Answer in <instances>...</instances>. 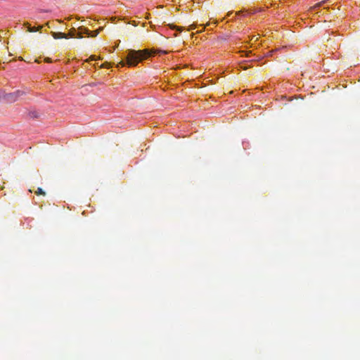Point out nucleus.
<instances>
[{
  "label": "nucleus",
  "mask_w": 360,
  "mask_h": 360,
  "mask_svg": "<svg viewBox=\"0 0 360 360\" xmlns=\"http://www.w3.org/2000/svg\"><path fill=\"white\" fill-rule=\"evenodd\" d=\"M150 55L151 53L148 49L139 51L131 49L128 51L127 61H120L119 65L122 67H124L125 65H127L129 67H134L137 65L141 60L148 58Z\"/></svg>",
  "instance_id": "obj_1"
},
{
  "label": "nucleus",
  "mask_w": 360,
  "mask_h": 360,
  "mask_svg": "<svg viewBox=\"0 0 360 360\" xmlns=\"http://www.w3.org/2000/svg\"><path fill=\"white\" fill-rule=\"evenodd\" d=\"M26 92L22 90H17L14 92L6 94L5 95V98L8 102H15L17 101L20 97L25 95Z\"/></svg>",
  "instance_id": "obj_2"
},
{
  "label": "nucleus",
  "mask_w": 360,
  "mask_h": 360,
  "mask_svg": "<svg viewBox=\"0 0 360 360\" xmlns=\"http://www.w3.org/2000/svg\"><path fill=\"white\" fill-rule=\"evenodd\" d=\"M51 34L55 39H68V35H66L65 33L51 32Z\"/></svg>",
  "instance_id": "obj_3"
},
{
  "label": "nucleus",
  "mask_w": 360,
  "mask_h": 360,
  "mask_svg": "<svg viewBox=\"0 0 360 360\" xmlns=\"http://www.w3.org/2000/svg\"><path fill=\"white\" fill-rule=\"evenodd\" d=\"M24 25L27 26V31L30 32H34L40 30L42 28V26H39L37 27H31L28 22L24 23Z\"/></svg>",
  "instance_id": "obj_4"
},
{
  "label": "nucleus",
  "mask_w": 360,
  "mask_h": 360,
  "mask_svg": "<svg viewBox=\"0 0 360 360\" xmlns=\"http://www.w3.org/2000/svg\"><path fill=\"white\" fill-rule=\"evenodd\" d=\"M103 27H99L98 30L92 32L91 33H90V36L91 37H96L99 33L100 32L103 30Z\"/></svg>",
  "instance_id": "obj_5"
},
{
  "label": "nucleus",
  "mask_w": 360,
  "mask_h": 360,
  "mask_svg": "<svg viewBox=\"0 0 360 360\" xmlns=\"http://www.w3.org/2000/svg\"><path fill=\"white\" fill-rule=\"evenodd\" d=\"M78 30H80L82 34H87L89 37L90 36V32L88 29L80 27Z\"/></svg>",
  "instance_id": "obj_6"
},
{
  "label": "nucleus",
  "mask_w": 360,
  "mask_h": 360,
  "mask_svg": "<svg viewBox=\"0 0 360 360\" xmlns=\"http://www.w3.org/2000/svg\"><path fill=\"white\" fill-rule=\"evenodd\" d=\"M169 27H170L171 29L176 30L179 31V32H181L183 30V27H178V26L174 25H169Z\"/></svg>",
  "instance_id": "obj_7"
},
{
  "label": "nucleus",
  "mask_w": 360,
  "mask_h": 360,
  "mask_svg": "<svg viewBox=\"0 0 360 360\" xmlns=\"http://www.w3.org/2000/svg\"><path fill=\"white\" fill-rule=\"evenodd\" d=\"M76 34V30L75 28H72L70 30V32L68 34H66V35H68V38L73 37Z\"/></svg>",
  "instance_id": "obj_8"
},
{
  "label": "nucleus",
  "mask_w": 360,
  "mask_h": 360,
  "mask_svg": "<svg viewBox=\"0 0 360 360\" xmlns=\"http://www.w3.org/2000/svg\"><path fill=\"white\" fill-rule=\"evenodd\" d=\"M30 116L32 118H37L39 117L38 113L37 112H30Z\"/></svg>",
  "instance_id": "obj_9"
},
{
  "label": "nucleus",
  "mask_w": 360,
  "mask_h": 360,
  "mask_svg": "<svg viewBox=\"0 0 360 360\" xmlns=\"http://www.w3.org/2000/svg\"><path fill=\"white\" fill-rule=\"evenodd\" d=\"M37 195H45V192L43 191V190L41 188H38L37 191H36Z\"/></svg>",
  "instance_id": "obj_10"
},
{
  "label": "nucleus",
  "mask_w": 360,
  "mask_h": 360,
  "mask_svg": "<svg viewBox=\"0 0 360 360\" xmlns=\"http://www.w3.org/2000/svg\"><path fill=\"white\" fill-rule=\"evenodd\" d=\"M77 37L79 38V39H82L83 37H82V33L80 30H79V32L77 33Z\"/></svg>",
  "instance_id": "obj_11"
},
{
  "label": "nucleus",
  "mask_w": 360,
  "mask_h": 360,
  "mask_svg": "<svg viewBox=\"0 0 360 360\" xmlns=\"http://www.w3.org/2000/svg\"><path fill=\"white\" fill-rule=\"evenodd\" d=\"M195 28V25H191L189 26L188 30H193Z\"/></svg>",
  "instance_id": "obj_12"
},
{
  "label": "nucleus",
  "mask_w": 360,
  "mask_h": 360,
  "mask_svg": "<svg viewBox=\"0 0 360 360\" xmlns=\"http://www.w3.org/2000/svg\"><path fill=\"white\" fill-rule=\"evenodd\" d=\"M45 61H46V63H51V58H46V59H45Z\"/></svg>",
  "instance_id": "obj_13"
},
{
  "label": "nucleus",
  "mask_w": 360,
  "mask_h": 360,
  "mask_svg": "<svg viewBox=\"0 0 360 360\" xmlns=\"http://www.w3.org/2000/svg\"><path fill=\"white\" fill-rule=\"evenodd\" d=\"M241 13H242V11L237 12V13H236V15H239Z\"/></svg>",
  "instance_id": "obj_14"
}]
</instances>
